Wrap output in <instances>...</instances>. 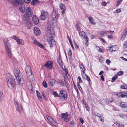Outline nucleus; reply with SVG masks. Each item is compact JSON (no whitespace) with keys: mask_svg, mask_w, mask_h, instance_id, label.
I'll use <instances>...</instances> for the list:
<instances>
[{"mask_svg":"<svg viewBox=\"0 0 127 127\" xmlns=\"http://www.w3.org/2000/svg\"><path fill=\"white\" fill-rule=\"evenodd\" d=\"M106 63L108 65H109L111 63V61L109 59H107L106 60Z\"/></svg>","mask_w":127,"mask_h":127,"instance_id":"nucleus-55","label":"nucleus"},{"mask_svg":"<svg viewBox=\"0 0 127 127\" xmlns=\"http://www.w3.org/2000/svg\"><path fill=\"white\" fill-rule=\"evenodd\" d=\"M17 42L18 44H19L24 45V41L21 39H19L17 41Z\"/></svg>","mask_w":127,"mask_h":127,"instance_id":"nucleus-27","label":"nucleus"},{"mask_svg":"<svg viewBox=\"0 0 127 127\" xmlns=\"http://www.w3.org/2000/svg\"><path fill=\"white\" fill-rule=\"evenodd\" d=\"M34 32L36 35H38L40 34V31L39 29L36 27H35L33 29Z\"/></svg>","mask_w":127,"mask_h":127,"instance_id":"nucleus-17","label":"nucleus"},{"mask_svg":"<svg viewBox=\"0 0 127 127\" xmlns=\"http://www.w3.org/2000/svg\"><path fill=\"white\" fill-rule=\"evenodd\" d=\"M55 81L54 79H51L49 80V84L50 86H52L55 84Z\"/></svg>","mask_w":127,"mask_h":127,"instance_id":"nucleus-22","label":"nucleus"},{"mask_svg":"<svg viewBox=\"0 0 127 127\" xmlns=\"http://www.w3.org/2000/svg\"><path fill=\"white\" fill-rule=\"evenodd\" d=\"M60 116L62 118H64L65 121L67 122L70 119V116L66 112L65 113H62L61 114Z\"/></svg>","mask_w":127,"mask_h":127,"instance_id":"nucleus-7","label":"nucleus"},{"mask_svg":"<svg viewBox=\"0 0 127 127\" xmlns=\"http://www.w3.org/2000/svg\"><path fill=\"white\" fill-rule=\"evenodd\" d=\"M76 27L77 28V30L78 31H79L80 30V27L79 26V24L77 23L76 24Z\"/></svg>","mask_w":127,"mask_h":127,"instance_id":"nucleus-46","label":"nucleus"},{"mask_svg":"<svg viewBox=\"0 0 127 127\" xmlns=\"http://www.w3.org/2000/svg\"><path fill=\"white\" fill-rule=\"evenodd\" d=\"M4 98V96L3 93L0 91V101L2 100Z\"/></svg>","mask_w":127,"mask_h":127,"instance_id":"nucleus-30","label":"nucleus"},{"mask_svg":"<svg viewBox=\"0 0 127 127\" xmlns=\"http://www.w3.org/2000/svg\"><path fill=\"white\" fill-rule=\"evenodd\" d=\"M84 39H85V40L86 41V42L85 43V45L86 46H88L89 45L88 37L87 36H86L85 37V38H84Z\"/></svg>","mask_w":127,"mask_h":127,"instance_id":"nucleus-34","label":"nucleus"},{"mask_svg":"<svg viewBox=\"0 0 127 127\" xmlns=\"http://www.w3.org/2000/svg\"><path fill=\"white\" fill-rule=\"evenodd\" d=\"M52 16L53 18L52 21L53 23V21H56L58 18V16L55 11H53L52 14Z\"/></svg>","mask_w":127,"mask_h":127,"instance_id":"nucleus-14","label":"nucleus"},{"mask_svg":"<svg viewBox=\"0 0 127 127\" xmlns=\"http://www.w3.org/2000/svg\"><path fill=\"white\" fill-rule=\"evenodd\" d=\"M82 77L84 79H87L89 82V84H92V81L88 76L86 75L84 76V77L83 76Z\"/></svg>","mask_w":127,"mask_h":127,"instance_id":"nucleus-21","label":"nucleus"},{"mask_svg":"<svg viewBox=\"0 0 127 127\" xmlns=\"http://www.w3.org/2000/svg\"><path fill=\"white\" fill-rule=\"evenodd\" d=\"M19 9L22 12H24L26 10L25 6L22 5L19 8Z\"/></svg>","mask_w":127,"mask_h":127,"instance_id":"nucleus-24","label":"nucleus"},{"mask_svg":"<svg viewBox=\"0 0 127 127\" xmlns=\"http://www.w3.org/2000/svg\"><path fill=\"white\" fill-rule=\"evenodd\" d=\"M52 124L55 126H57V123L56 122L54 121V120L52 121L51 123Z\"/></svg>","mask_w":127,"mask_h":127,"instance_id":"nucleus-42","label":"nucleus"},{"mask_svg":"<svg viewBox=\"0 0 127 127\" xmlns=\"http://www.w3.org/2000/svg\"><path fill=\"white\" fill-rule=\"evenodd\" d=\"M77 86L78 89L80 91H81L82 90V89L79 83H78L77 84Z\"/></svg>","mask_w":127,"mask_h":127,"instance_id":"nucleus-54","label":"nucleus"},{"mask_svg":"<svg viewBox=\"0 0 127 127\" xmlns=\"http://www.w3.org/2000/svg\"><path fill=\"white\" fill-rule=\"evenodd\" d=\"M47 33L50 35H48L47 37V41L50 47L51 48L56 44V42L55 41L54 39L53 36L55 35L54 31V29L51 26L48 27L47 28Z\"/></svg>","mask_w":127,"mask_h":127,"instance_id":"nucleus-2","label":"nucleus"},{"mask_svg":"<svg viewBox=\"0 0 127 127\" xmlns=\"http://www.w3.org/2000/svg\"><path fill=\"white\" fill-rule=\"evenodd\" d=\"M33 40V41L32 42V43L34 44H35L42 48L43 49L44 48V45L38 42L36 40Z\"/></svg>","mask_w":127,"mask_h":127,"instance_id":"nucleus-13","label":"nucleus"},{"mask_svg":"<svg viewBox=\"0 0 127 127\" xmlns=\"http://www.w3.org/2000/svg\"><path fill=\"white\" fill-rule=\"evenodd\" d=\"M14 101L16 109L19 112H21L23 110V108L22 105L16 100H15Z\"/></svg>","mask_w":127,"mask_h":127,"instance_id":"nucleus-8","label":"nucleus"},{"mask_svg":"<svg viewBox=\"0 0 127 127\" xmlns=\"http://www.w3.org/2000/svg\"><path fill=\"white\" fill-rule=\"evenodd\" d=\"M117 76L116 75L114 77L112 78L111 81L112 82H114L115 81V80L117 79Z\"/></svg>","mask_w":127,"mask_h":127,"instance_id":"nucleus-41","label":"nucleus"},{"mask_svg":"<svg viewBox=\"0 0 127 127\" xmlns=\"http://www.w3.org/2000/svg\"><path fill=\"white\" fill-rule=\"evenodd\" d=\"M59 96L60 100L62 101H64L67 99V92L63 90H61L60 91Z\"/></svg>","mask_w":127,"mask_h":127,"instance_id":"nucleus-4","label":"nucleus"},{"mask_svg":"<svg viewBox=\"0 0 127 127\" xmlns=\"http://www.w3.org/2000/svg\"><path fill=\"white\" fill-rule=\"evenodd\" d=\"M116 125L117 126L120 127H124V125L122 123H117Z\"/></svg>","mask_w":127,"mask_h":127,"instance_id":"nucleus-40","label":"nucleus"},{"mask_svg":"<svg viewBox=\"0 0 127 127\" xmlns=\"http://www.w3.org/2000/svg\"><path fill=\"white\" fill-rule=\"evenodd\" d=\"M123 0H118L117 1V2L118 4H116V6L117 7L118 6L121 4V2Z\"/></svg>","mask_w":127,"mask_h":127,"instance_id":"nucleus-45","label":"nucleus"},{"mask_svg":"<svg viewBox=\"0 0 127 127\" xmlns=\"http://www.w3.org/2000/svg\"><path fill=\"white\" fill-rule=\"evenodd\" d=\"M29 17L27 15L25 14L22 16V19L26 21H27L29 20Z\"/></svg>","mask_w":127,"mask_h":127,"instance_id":"nucleus-23","label":"nucleus"},{"mask_svg":"<svg viewBox=\"0 0 127 127\" xmlns=\"http://www.w3.org/2000/svg\"><path fill=\"white\" fill-rule=\"evenodd\" d=\"M20 124L19 122H17L15 124V127H20Z\"/></svg>","mask_w":127,"mask_h":127,"instance_id":"nucleus-47","label":"nucleus"},{"mask_svg":"<svg viewBox=\"0 0 127 127\" xmlns=\"http://www.w3.org/2000/svg\"><path fill=\"white\" fill-rule=\"evenodd\" d=\"M107 4V3L106 2H102L101 3V5L103 6H105Z\"/></svg>","mask_w":127,"mask_h":127,"instance_id":"nucleus-63","label":"nucleus"},{"mask_svg":"<svg viewBox=\"0 0 127 127\" xmlns=\"http://www.w3.org/2000/svg\"><path fill=\"white\" fill-rule=\"evenodd\" d=\"M15 3H17L19 4H22L24 2L23 0H15Z\"/></svg>","mask_w":127,"mask_h":127,"instance_id":"nucleus-29","label":"nucleus"},{"mask_svg":"<svg viewBox=\"0 0 127 127\" xmlns=\"http://www.w3.org/2000/svg\"><path fill=\"white\" fill-rule=\"evenodd\" d=\"M31 0H24V2L26 3H29Z\"/></svg>","mask_w":127,"mask_h":127,"instance_id":"nucleus-58","label":"nucleus"},{"mask_svg":"<svg viewBox=\"0 0 127 127\" xmlns=\"http://www.w3.org/2000/svg\"><path fill=\"white\" fill-rule=\"evenodd\" d=\"M100 102L102 104H107V101L105 99L102 100L100 101Z\"/></svg>","mask_w":127,"mask_h":127,"instance_id":"nucleus-33","label":"nucleus"},{"mask_svg":"<svg viewBox=\"0 0 127 127\" xmlns=\"http://www.w3.org/2000/svg\"><path fill=\"white\" fill-rule=\"evenodd\" d=\"M126 35L125 34H123L122 35L121 38V40L122 41H123L126 38Z\"/></svg>","mask_w":127,"mask_h":127,"instance_id":"nucleus-43","label":"nucleus"},{"mask_svg":"<svg viewBox=\"0 0 127 127\" xmlns=\"http://www.w3.org/2000/svg\"><path fill=\"white\" fill-rule=\"evenodd\" d=\"M36 92L37 94V96L38 97V99L40 101H41L42 100V97L40 96V94L37 90L36 91Z\"/></svg>","mask_w":127,"mask_h":127,"instance_id":"nucleus-26","label":"nucleus"},{"mask_svg":"<svg viewBox=\"0 0 127 127\" xmlns=\"http://www.w3.org/2000/svg\"><path fill=\"white\" fill-rule=\"evenodd\" d=\"M68 55L70 57L72 56L71 51L70 50L69 51Z\"/></svg>","mask_w":127,"mask_h":127,"instance_id":"nucleus-59","label":"nucleus"},{"mask_svg":"<svg viewBox=\"0 0 127 127\" xmlns=\"http://www.w3.org/2000/svg\"><path fill=\"white\" fill-rule=\"evenodd\" d=\"M78 79L79 80V83H83V81L81 78V77H80V76H79L78 77Z\"/></svg>","mask_w":127,"mask_h":127,"instance_id":"nucleus-57","label":"nucleus"},{"mask_svg":"<svg viewBox=\"0 0 127 127\" xmlns=\"http://www.w3.org/2000/svg\"><path fill=\"white\" fill-rule=\"evenodd\" d=\"M75 48H76V49H78V48L79 47H78V46L77 45V43L75 42Z\"/></svg>","mask_w":127,"mask_h":127,"instance_id":"nucleus-64","label":"nucleus"},{"mask_svg":"<svg viewBox=\"0 0 127 127\" xmlns=\"http://www.w3.org/2000/svg\"><path fill=\"white\" fill-rule=\"evenodd\" d=\"M80 120L81 123L82 124H83L84 123V121L83 120V118H80Z\"/></svg>","mask_w":127,"mask_h":127,"instance_id":"nucleus-60","label":"nucleus"},{"mask_svg":"<svg viewBox=\"0 0 127 127\" xmlns=\"http://www.w3.org/2000/svg\"><path fill=\"white\" fill-rule=\"evenodd\" d=\"M53 94L55 97H59V95H58L56 92H54L53 93Z\"/></svg>","mask_w":127,"mask_h":127,"instance_id":"nucleus-44","label":"nucleus"},{"mask_svg":"<svg viewBox=\"0 0 127 127\" xmlns=\"http://www.w3.org/2000/svg\"><path fill=\"white\" fill-rule=\"evenodd\" d=\"M42 85L45 88H46L47 87V84L46 82L45 81H43L42 82Z\"/></svg>","mask_w":127,"mask_h":127,"instance_id":"nucleus-51","label":"nucleus"},{"mask_svg":"<svg viewBox=\"0 0 127 127\" xmlns=\"http://www.w3.org/2000/svg\"><path fill=\"white\" fill-rule=\"evenodd\" d=\"M125 94L127 95V92L126 91H122L121 93L117 94L115 93V95H116L118 96L119 97H127V95H125Z\"/></svg>","mask_w":127,"mask_h":127,"instance_id":"nucleus-9","label":"nucleus"},{"mask_svg":"<svg viewBox=\"0 0 127 127\" xmlns=\"http://www.w3.org/2000/svg\"><path fill=\"white\" fill-rule=\"evenodd\" d=\"M60 8L62 10V13L63 14H64L65 11V5L62 3H61L60 4Z\"/></svg>","mask_w":127,"mask_h":127,"instance_id":"nucleus-16","label":"nucleus"},{"mask_svg":"<svg viewBox=\"0 0 127 127\" xmlns=\"http://www.w3.org/2000/svg\"><path fill=\"white\" fill-rule=\"evenodd\" d=\"M26 72L27 77L28 79L29 77H31L32 74V72L30 66L29 65H27L25 68Z\"/></svg>","mask_w":127,"mask_h":127,"instance_id":"nucleus-6","label":"nucleus"},{"mask_svg":"<svg viewBox=\"0 0 127 127\" xmlns=\"http://www.w3.org/2000/svg\"><path fill=\"white\" fill-rule=\"evenodd\" d=\"M121 88L123 89H127V85L124 84L123 85H122L121 86Z\"/></svg>","mask_w":127,"mask_h":127,"instance_id":"nucleus-38","label":"nucleus"},{"mask_svg":"<svg viewBox=\"0 0 127 127\" xmlns=\"http://www.w3.org/2000/svg\"><path fill=\"white\" fill-rule=\"evenodd\" d=\"M81 71L82 72V77H84V76L86 74L85 73V68L83 67V68L81 69Z\"/></svg>","mask_w":127,"mask_h":127,"instance_id":"nucleus-25","label":"nucleus"},{"mask_svg":"<svg viewBox=\"0 0 127 127\" xmlns=\"http://www.w3.org/2000/svg\"><path fill=\"white\" fill-rule=\"evenodd\" d=\"M100 36L102 37L104 36L107 34V33L103 31H101L100 32Z\"/></svg>","mask_w":127,"mask_h":127,"instance_id":"nucleus-32","label":"nucleus"},{"mask_svg":"<svg viewBox=\"0 0 127 127\" xmlns=\"http://www.w3.org/2000/svg\"><path fill=\"white\" fill-rule=\"evenodd\" d=\"M96 48H97V49L98 50V51L99 52H103L102 51V50L98 46H96Z\"/></svg>","mask_w":127,"mask_h":127,"instance_id":"nucleus-50","label":"nucleus"},{"mask_svg":"<svg viewBox=\"0 0 127 127\" xmlns=\"http://www.w3.org/2000/svg\"><path fill=\"white\" fill-rule=\"evenodd\" d=\"M26 12L27 15L28 17L32 16L33 14L32 11V9L30 7H27L26 9Z\"/></svg>","mask_w":127,"mask_h":127,"instance_id":"nucleus-11","label":"nucleus"},{"mask_svg":"<svg viewBox=\"0 0 127 127\" xmlns=\"http://www.w3.org/2000/svg\"><path fill=\"white\" fill-rule=\"evenodd\" d=\"M124 46L125 47H127V41H126L124 43Z\"/></svg>","mask_w":127,"mask_h":127,"instance_id":"nucleus-62","label":"nucleus"},{"mask_svg":"<svg viewBox=\"0 0 127 127\" xmlns=\"http://www.w3.org/2000/svg\"><path fill=\"white\" fill-rule=\"evenodd\" d=\"M114 32V31H112L111 30L106 31V32L107 33H108V34H113Z\"/></svg>","mask_w":127,"mask_h":127,"instance_id":"nucleus-48","label":"nucleus"},{"mask_svg":"<svg viewBox=\"0 0 127 127\" xmlns=\"http://www.w3.org/2000/svg\"><path fill=\"white\" fill-rule=\"evenodd\" d=\"M59 60H58V63L59 65L60 66H62L63 65V64L60 57H59Z\"/></svg>","mask_w":127,"mask_h":127,"instance_id":"nucleus-35","label":"nucleus"},{"mask_svg":"<svg viewBox=\"0 0 127 127\" xmlns=\"http://www.w3.org/2000/svg\"><path fill=\"white\" fill-rule=\"evenodd\" d=\"M123 34L127 35V27L123 31Z\"/></svg>","mask_w":127,"mask_h":127,"instance_id":"nucleus-52","label":"nucleus"},{"mask_svg":"<svg viewBox=\"0 0 127 127\" xmlns=\"http://www.w3.org/2000/svg\"><path fill=\"white\" fill-rule=\"evenodd\" d=\"M120 105L124 111L127 112V104L126 103L122 102L120 103Z\"/></svg>","mask_w":127,"mask_h":127,"instance_id":"nucleus-12","label":"nucleus"},{"mask_svg":"<svg viewBox=\"0 0 127 127\" xmlns=\"http://www.w3.org/2000/svg\"><path fill=\"white\" fill-rule=\"evenodd\" d=\"M107 103H109L113 101V100L112 98H109L107 99Z\"/></svg>","mask_w":127,"mask_h":127,"instance_id":"nucleus-37","label":"nucleus"},{"mask_svg":"<svg viewBox=\"0 0 127 127\" xmlns=\"http://www.w3.org/2000/svg\"><path fill=\"white\" fill-rule=\"evenodd\" d=\"M79 34L81 36H84L85 35V33L84 32L82 31L81 32H79Z\"/></svg>","mask_w":127,"mask_h":127,"instance_id":"nucleus-39","label":"nucleus"},{"mask_svg":"<svg viewBox=\"0 0 127 127\" xmlns=\"http://www.w3.org/2000/svg\"><path fill=\"white\" fill-rule=\"evenodd\" d=\"M117 75L119 76H120L122 75L123 74V71L119 72L117 73Z\"/></svg>","mask_w":127,"mask_h":127,"instance_id":"nucleus-49","label":"nucleus"},{"mask_svg":"<svg viewBox=\"0 0 127 127\" xmlns=\"http://www.w3.org/2000/svg\"><path fill=\"white\" fill-rule=\"evenodd\" d=\"M42 95L44 97L45 99V100H47L48 99V97L47 96H44L43 94H42Z\"/></svg>","mask_w":127,"mask_h":127,"instance_id":"nucleus-61","label":"nucleus"},{"mask_svg":"<svg viewBox=\"0 0 127 127\" xmlns=\"http://www.w3.org/2000/svg\"><path fill=\"white\" fill-rule=\"evenodd\" d=\"M52 64V62L51 61H48L46 63L44 66L49 69H53L54 68V67L53 66Z\"/></svg>","mask_w":127,"mask_h":127,"instance_id":"nucleus-10","label":"nucleus"},{"mask_svg":"<svg viewBox=\"0 0 127 127\" xmlns=\"http://www.w3.org/2000/svg\"><path fill=\"white\" fill-rule=\"evenodd\" d=\"M116 46H111L109 47V51L111 52L117 50L118 49L117 48H116Z\"/></svg>","mask_w":127,"mask_h":127,"instance_id":"nucleus-19","label":"nucleus"},{"mask_svg":"<svg viewBox=\"0 0 127 127\" xmlns=\"http://www.w3.org/2000/svg\"><path fill=\"white\" fill-rule=\"evenodd\" d=\"M12 38L13 39L16 40V41H17V40L19 39V38H18V37L15 36H13Z\"/></svg>","mask_w":127,"mask_h":127,"instance_id":"nucleus-56","label":"nucleus"},{"mask_svg":"<svg viewBox=\"0 0 127 127\" xmlns=\"http://www.w3.org/2000/svg\"><path fill=\"white\" fill-rule=\"evenodd\" d=\"M83 103H85V107L86 108V109L87 110V111H89L90 110V108L88 106V104H87L86 103V102L85 101H84Z\"/></svg>","mask_w":127,"mask_h":127,"instance_id":"nucleus-31","label":"nucleus"},{"mask_svg":"<svg viewBox=\"0 0 127 127\" xmlns=\"http://www.w3.org/2000/svg\"><path fill=\"white\" fill-rule=\"evenodd\" d=\"M29 78L28 79L29 81L27 82V85L29 89L31 90H32V84L31 82V79L30 77H29Z\"/></svg>","mask_w":127,"mask_h":127,"instance_id":"nucleus-15","label":"nucleus"},{"mask_svg":"<svg viewBox=\"0 0 127 127\" xmlns=\"http://www.w3.org/2000/svg\"><path fill=\"white\" fill-rule=\"evenodd\" d=\"M32 21L34 23L35 25H37L39 23V19L35 15H34L32 17Z\"/></svg>","mask_w":127,"mask_h":127,"instance_id":"nucleus-18","label":"nucleus"},{"mask_svg":"<svg viewBox=\"0 0 127 127\" xmlns=\"http://www.w3.org/2000/svg\"><path fill=\"white\" fill-rule=\"evenodd\" d=\"M26 26L28 28L30 29L32 27V24L31 22L29 20L26 22Z\"/></svg>","mask_w":127,"mask_h":127,"instance_id":"nucleus-20","label":"nucleus"},{"mask_svg":"<svg viewBox=\"0 0 127 127\" xmlns=\"http://www.w3.org/2000/svg\"><path fill=\"white\" fill-rule=\"evenodd\" d=\"M46 116L47 119L50 123H51V122L53 120V119L48 116L47 115Z\"/></svg>","mask_w":127,"mask_h":127,"instance_id":"nucleus-36","label":"nucleus"},{"mask_svg":"<svg viewBox=\"0 0 127 127\" xmlns=\"http://www.w3.org/2000/svg\"><path fill=\"white\" fill-rule=\"evenodd\" d=\"M36 0H33L31 2V4L32 5H34L35 3L37 1Z\"/></svg>","mask_w":127,"mask_h":127,"instance_id":"nucleus-53","label":"nucleus"},{"mask_svg":"<svg viewBox=\"0 0 127 127\" xmlns=\"http://www.w3.org/2000/svg\"><path fill=\"white\" fill-rule=\"evenodd\" d=\"M89 19L91 24H93L95 25L96 23L94 22V19L92 17H90L89 18Z\"/></svg>","mask_w":127,"mask_h":127,"instance_id":"nucleus-28","label":"nucleus"},{"mask_svg":"<svg viewBox=\"0 0 127 127\" xmlns=\"http://www.w3.org/2000/svg\"><path fill=\"white\" fill-rule=\"evenodd\" d=\"M4 43L5 48L7 50V52L8 56L10 58H12V53L11 50V45L7 41L5 40H3Z\"/></svg>","mask_w":127,"mask_h":127,"instance_id":"nucleus-3","label":"nucleus"},{"mask_svg":"<svg viewBox=\"0 0 127 127\" xmlns=\"http://www.w3.org/2000/svg\"><path fill=\"white\" fill-rule=\"evenodd\" d=\"M16 79H13L12 76L9 74L7 73L5 75V78L8 87L10 89H12L15 86V84L18 85H22L24 83L23 76L18 68L15 69L14 71Z\"/></svg>","mask_w":127,"mask_h":127,"instance_id":"nucleus-1","label":"nucleus"},{"mask_svg":"<svg viewBox=\"0 0 127 127\" xmlns=\"http://www.w3.org/2000/svg\"><path fill=\"white\" fill-rule=\"evenodd\" d=\"M48 13L44 10H42L41 11V14L40 16V19L41 20H44L46 19L48 17Z\"/></svg>","mask_w":127,"mask_h":127,"instance_id":"nucleus-5","label":"nucleus"}]
</instances>
